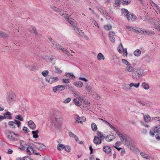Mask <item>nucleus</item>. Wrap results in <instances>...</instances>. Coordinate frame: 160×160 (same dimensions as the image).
Wrapping results in <instances>:
<instances>
[{"label": "nucleus", "mask_w": 160, "mask_h": 160, "mask_svg": "<svg viewBox=\"0 0 160 160\" xmlns=\"http://www.w3.org/2000/svg\"><path fill=\"white\" fill-rule=\"evenodd\" d=\"M51 120L52 125L56 130L60 129L62 126V118L59 113L55 114L51 118Z\"/></svg>", "instance_id": "1"}, {"label": "nucleus", "mask_w": 160, "mask_h": 160, "mask_svg": "<svg viewBox=\"0 0 160 160\" xmlns=\"http://www.w3.org/2000/svg\"><path fill=\"white\" fill-rule=\"evenodd\" d=\"M121 61L122 63L124 65L125 71L128 72H131L133 71L134 68L130 63L127 60L124 59H122Z\"/></svg>", "instance_id": "2"}, {"label": "nucleus", "mask_w": 160, "mask_h": 160, "mask_svg": "<svg viewBox=\"0 0 160 160\" xmlns=\"http://www.w3.org/2000/svg\"><path fill=\"white\" fill-rule=\"evenodd\" d=\"M84 99L82 97L78 94H76L75 95V98L73 100V102L75 104L80 107L82 104Z\"/></svg>", "instance_id": "3"}, {"label": "nucleus", "mask_w": 160, "mask_h": 160, "mask_svg": "<svg viewBox=\"0 0 160 160\" xmlns=\"http://www.w3.org/2000/svg\"><path fill=\"white\" fill-rule=\"evenodd\" d=\"M143 75V71L141 69L138 68L132 74V77L135 79H139Z\"/></svg>", "instance_id": "4"}, {"label": "nucleus", "mask_w": 160, "mask_h": 160, "mask_svg": "<svg viewBox=\"0 0 160 160\" xmlns=\"http://www.w3.org/2000/svg\"><path fill=\"white\" fill-rule=\"evenodd\" d=\"M134 31L136 32H139L140 33L143 34L148 35H152L154 33L153 31H146L145 30L142 29L134 27Z\"/></svg>", "instance_id": "5"}, {"label": "nucleus", "mask_w": 160, "mask_h": 160, "mask_svg": "<svg viewBox=\"0 0 160 160\" xmlns=\"http://www.w3.org/2000/svg\"><path fill=\"white\" fill-rule=\"evenodd\" d=\"M58 80V78L57 77H53L51 76H48L46 78V82L50 84L57 81Z\"/></svg>", "instance_id": "6"}, {"label": "nucleus", "mask_w": 160, "mask_h": 160, "mask_svg": "<svg viewBox=\"0 0 160 160\" xmlns=\"http://www.w3.org/2000/svg\"><path fill=\"white\" fill-rule=\"evenodd\" d=\"M118 52L122 53H123V55L125 57H126L128 55V52L126 48H123V46L122 43H120L118 48Z\"/></svg>", "instance_id": "7"}, {"label": "nucleus", "mask_w": 160, "mask_h": 160, "mask_svg": "<svg viewBox=\"0 0 160 160\" xmlns=\"http://www.w3.org/2000/svg\"><path fill=\"white\" fill-rule=\"evenodd\" d=\"M33 145L37 149L40 151H44L46 149V147L44 144L38 143H34Z\"/></svg>", "instance_id": "8"}, {"label": "nucleus", "mask_w": 160, "mask_h": 160, "mask_svg": "<svg viewBox=\"0 0 160 160\" xmlns=\"http://www.w3.org/2000/svg\"><path fill=\"white\" fill-rule=\"evenodd\" d=\"M17 101L16 93L13 92H11V106L13 105Z\"/></svg>", "instance_id": "9"}, {"label": "nucleus", "mask_w": 160, "mask_h": 160, "mask_svg": "<svg viewBox=\"0 0 160 160\" xmlns=\"http://www.w3.org/2000/svg\"><path fill=\"white\" fill-rule=\"evenodd\" d=\"M108 36L110 41L112 43H114L115 41V32L113 31L109 32L108 33Z\"/></svg>", "instance_id": "10"}, {"label": "nucleus", "mask_w": 160, "mask_h": 160, "mask_svg": "<svg viewBox=\"0 0 160 160\" xmlns=\"http://www.w3.org/2000/svg\"><path fill=\"white\" fill-rule=\"evenodd\" d=\"M20 124L21 122L18 120H14V121H11V128H14L16 126L19 128Z\"/></svg>", "instance_id": "11"}, {"label": "nucleus", "mask_w": 160, "mask_h": 160, "mask_svg": "<svg viewBox=\"0 0 160 160\" xmlns=\"http://www.w3.org/2000/svg\"><path fill=\"white\" fill-rule=\"evenodd\" d=\"M23 66L30 70L34 71L36 69V65L34 64L31 65L29 63H25L23 64Z\"/></svg>", "instance_id": "12"}, {"label": "nucleus", "mask_w": 160, "mask_h": 160, "mask_svg": "<svg viewBox=\"0 0 160 160\" xmlns=\"http://www.w3.org/2000/svg\"><path fill=\"white\" fill-rule=\"evenodd\" d=\"M85 85V89L88 93L92 92L94 91V89L92 85L89 84L88 83H86Z\"/></svg>", "instance_id": "13"}, {"label": "nucleus", "mask_w": 160, "mask_h": 160, "mask_svg": "<svg viewBox=\"0 0 160 160\" xmlns=\"http://www.w3.org/2000/svg\"><path fill=\"white\" fill-rule=\"evenodd\" d=\"M126 18L128 21L133 22L136 19L137 17L133 14L129 13L126 17Z\"/></svg>", "instance_id": "14"}, {"label": "nucleus", "mask_w": 160, "mask_h": 160, "mask_svg": "<svg viewBox=\"0 0 160 160\" xmlns=\"http://www.w3.org/2000/svg\"><path fill=\"white\" fill-rule=\"evenodd\" d=\"M65 89V87L62 85H58L53 88L52 90L54 92H56L57 90L62 91Z\"/></svg>", "instance_id": "15"}, {"label": "nucleus", "mask_w": 160, "mask_h": 160, "mask_svg": "<svg viewBox=\"0 0 160 160\" xmlns=\"http://www.w3.org/2000/svg\"><path fill=\"white\" fill-rule=\"evenodd\" d=\"M67 21H68V22L70 23L72 25L73 28V29L75 30H76V28H77V24L74 20L72 19L71 18H69Z\"/></svg>", "instance_id": "16"}, {"label": "nucleus", "mask_w": 160, "mask_h": 160, "mask_svg": "<svg viewBox=\"0 0 160 160\" xmlns=\"http://www.w3.org/2000/svg\"><path fill=\"white\" fill-rule=\"evenodd\" d=\"M99 11L102 14L105 16L107 20L110 21L111 17L106 11H104L102 9H100Z\"/></svg>", "instance_id": "17"}, {"label": "nucleus", "mask_w": 160, "mask_h": 160, "mask_svg": "<svg viewBox=\"0 0 160 160\" xmlns=\"http://www.w3.org/2000/svg\"><path fill=\"white\" fill-rule=\"evenodd\" d=\"M75 119L78 122L80 123L84 122L86 120V118L84 117H79L78 116L77 117H75Z\"/></svg>", "instance_id": "18"}, {"label": "nucleus", "mask_w": 160, "mask_h": 160, "mask_svg": "<svg viewBox=\"0 0 160 160\" xmlns=\"http://www.w3.org/2000/svg\"><path fill=\"white\" fill-rule=\"evenodd\" d=\"M59 14L61 15L62 17L64 18L66 20H68L69 18V16L68 14L66 13H64V12L62 11V10H60Z\"/></svg>", "instance_id": "19"}, {"label": "nucleus", "mask_w": 160, "mask_h": 160, "mask_svg": "<svg viewBox=\"0 0 160 160\" xmlns=\"http://www.w3.org/2000/svg\"><path fill=\"white\" fill-rule=\"evenodd\" d=\"M102 139L95 136L94 139L93 140V142L97 145H99L102 143Z\"/></svg>", "instance_id": "20"}, {"label": "nucleus", "mask_w": 160, "mask_h": 160, "mask_svg": "<svg viewBox=\"0 0 160 160\" xmlns=\"http://www.w3.org/2000/svg\"><path fill=\"white\" fill-rule=\"evenodd\" d=\"M27 152L28 154L30 155L31 154L32 152H34V148L31 146H28V147H27Z\"/></svg>", "instance_id": "21"}, {"label": "nucleus", "mask_w": 160, "mask_h": 160, "mask_svg": "<svg viewBox=\"0 0 160 160\" xmlns=\"http://www.w3.org/2000/svg\"><path fill=\"white\" fill-rule=\"evenodd\" d=\"M28 126L30 128L33 130L35 129L36 125L32 121L30 120L28 121Z\"/></svg>", "instance_id": "22"}, {"label": "nucleus", "mask_w": 160, "mask_h": 160, "mask_svg": "<svg viewBox=\"0 0 160 160\" xmlns=\"http://www.w3.org/2000/svg\"><path fill=\"white\" fill-rule=\"evenodd\" d=\"M20 145L19 146V148L22 150H23L25 149L26 148H27V145L26 144V143L23 141H21L20 142Z\"/></svg>", "instance_id": "23"}, {"label": "nucleus", "mask_w": 160, "mask_h": 160, "mask_svg": "<svg viewBox=\"0 0 160 160\" xmlns=\"http://www.w3.org/2000/svg\"><path fill=\"white\" fill-rule=\"evenodd\" d=\"M102 150L104 152L107 153H110L111 151V148L108 146H106L104 147Z\"/></svg>", "instance_id": "24"}, {"label": "nucleus", "mask_w": 160, "mask_h": 160, "mask_svg": "<svg viewBox=\"0 0 160 160\" xmlns=\"http://www.w3.org/2000/svg\"><path fill=\"white\" fill-rule=\"evenodd\" d=\"M114 138L115 137L112 134H110L107 136L106 140L107 141L109 142L112 141Z\"/></svg>", "instance_id": "25"}, {"label": "nucleus", "mask_w": 160, "mask_h": 160, "mask_svg": "<svg viewBox=\"0 0 160 160\" xmlns=\"http://www.w3.org/2000/svg\"><path fill=\"white\" fill-rule=\"evenodd\" d=\"M97 58L98 61H101L102 60H104L105 57L102 53L99 52L97 55Z\"/></svg>", "instance_id": "26"}, {"label": "nucleus", "mask_w": 160, "mask_h": 160, "mask_svg": "<svg viewBox=\"0 0 160 160\" xmlns=\"http://www.w3.org/2000/svg\"><path fill=\"white\" fill-rule=\"evenodd\" d=\"M65 76L67 78L72 79H74L75 78V76L72 73L66 72L65 73Z\"/></svg>", "instance_id": "27"}, {"label": "nucleus", "mask_w": 160, "mask_h": 160, "mask_svg": "<svg viewBox=\"0 0 160 160\" xmlns=\"http://www.w3.org/2000/svg\"><path fill=\"white\" fill-rule=\"evenodd\" d=\"M144 121L147 122H149L152 120L150 116L148 115H146L143 117Z\"/></svg>", "instance_id": "28"}, {"label": "nucleus", "mask_w": 160, "mask_h": 160, "mask_svg": "<svg viewBox=\"0 0 160 160\" xmlns=\"http://www.w3.org/2000/svg\"><path fill=\"white\" fill-rule=\"evenodd\" d=\"M140 84V82H138V83L131 82L129 84V87L131 88H132V87H134L136 88H137L139 87Z\"/></svg>", "instance_id": "29"}, {"label": "nucleus", "mask_w": 160, "mask_h": 160, "mask_svg": "<svg viewBox=\"0 0 160 160\" xmlns=\"http://www.w3.org/2000/svg\"><path fill=\"white\" fill-rule=\"evenodd\" d=\"M73 84L76 87L80 88L82 87L83 83L81 81H78L74 82L73 83Z\"/></svg>", "instance_id": "30"}, {"label": "nucleus", "mask_w": 160, "mask_h": 160, "mask_svg": "<svg viewBox=\"0 0 160 160\" xmlns=\"http://www.w3.org/2000/svg\"><path fill=\"white\" fill-rule=\"evenodd\" d=\"M31 32L34 34L35 37L36 38L38 37V33L36 31V29L34 27H32L30 30Z\"/></svg>", "instance_id": "31"}, {"label": "nucleus", "mask_w": 160, "mask_h": 160, "mask_svg": "<svg viewBox=\"0 0 160 160\" xmlns=\"http://www.w3.org/2000/svg\"><path fill=\"white\" fill-rule=\"evenodd\" d=\"M121 14L122 16L124 17H127L129 14L128 10L124 8L121 9Z\"/></svg>", "instance_id": "32"}, {"label": "nucleus", "mask_w": 160, "mask_h": 160, "mask_svg": "<svg viewBox=\"0 0 160 160\" xmlns=\"http://www.w3.org/2000/svg\"><path fill=\"white\" fill-rule=\"evenodd\" d=\"M141 86L146 90H148L150 88L149 84L146 82H142L141 84Z\"/></svg>", "instance_id": "33"}, {"label": "nucleus", "mask_w": 160, "mask_h": 160, "mask_svg": "<svg viewBox=\"0 0 160 160\" xmlns=\"http://www.w3.org/2000/svg\"><path fill=\"white\" fill-rule=\"evenodd\" d=\"M75 31L82 37H83V36L85 35L82 30H80L78 28H76V29L75 30Z\"/></svg>", "instance_id": "34"}, {"label": "nucleus", "mask_w": 160, "mask_h": 160, "mask_svg": "<svg viewBox=\"0 0 160 160\" xmlns=\"http://www.w3.org/2000/svg\"><path fill=\"white\" fill-rule=\"evenodd\" d=\"M154 27L157 30L160 31V22L155 23Z\"/></svg>", "instance_id": "35"}, {"label": "nucleus", "mask_w": 160, "mask_h": 160, "mask_svg": "<svg viewBox=\"0 0 160 160\" xmlns=\"http://www.w3.org/2000/svg\"><path fill=\"white\" fill-rule=\"evenodd\" d=\"M133 54L136 57H139L141 54V51L139 49H137L134 52Z\"/></svg>", "instance_id": "36"}, {"label": "nucleus", "mask_w": 160, "mask_h": 160, "mask_svg": "<svg viewBox=\"0 0 160 160\" xmlns=\"http://www.w3.org/2000/svg\"><path fill=\"white\" fill-rule=\"evenodd\" d=\"M56 58L55 57H52L49 59V62L52 64L54 65L56 60Z\"/></svg>", "instance_id": "37"}, {"label": "nucleus", "mask_w": 160, "mask_h": 160, "mask_svg": "<svg viewBox=\"0 0 160 160\" xmlns=\"http://www.w3.org/2000/svg\"><path fill=\"white\" fill-rule=\"evenodd\" d=\"M91 128L92 130L94 132H96L98 130V128L97 125L94 122H92L91 123Z\"/></svg>", "instance_id": "38"}, {"label": "nucleus", "mask_w": 160, "mask_h": 160, "mask_svg": "<svg viewBox=\"0 0 160 160\" xmlns=\"http://www.w3.org/2000/svg\"><path fill=\"white\" fill-rule=\"evenodd\" d=\"M153 131L155 132L160 133V125H156L155 126Z\"/></svg>", "instance_id": "39"}, {"label": "nucleus", "mask_w": 160, "mask_h": 160, "mask_svg": "<svg viewBox=\"0 0 160 160\" xmlns=\"http://www.w3.org/2000/svg\"><path fill=\"white\" fill-rule=\"evenodd\" d=\"M38 132L39 131L38 130L32 131V133L33 134V137L35 138H38L39 137V136L38 135Z\"/></svg>", "instance_id": "40"}, {"label": "nucleus", "mask_w": 160, "mask_h": 160, "mask_svg": "<svg viewBox=\"0 0 160 160\" xmlns=\"http://www.w3.org/2000/svg\"><path fill=\"white\" fill-rule=\"evenodd\" d=\"M10 134L12 137V138H11V140L15 141L17 139L16 138V135L14 133L11 132Z\"/></svg>", "instance_id": "41"}, {"label": "nucleus", "mask_w": 160, "mask_h": 160, "mask_svg": "<svg viewBox=\"0 0 160 160\" xmlns=\"http://www.w3.org/2000/svg\"><path fill=\"white\" fill-rule=\"evenodd\" d=\"M9 36V35L7 33L0 31V37L7 38Z\"/></svg>", "instance_id": "42"}, {"label": "nucleus", "mask_w": 160, "mask_h": 160, "mask_svg": "<svg viewBox=\"0 0 160 160\" xmlns=\"http://www.w3.org/2000/svg\"><path fill=\"white\" fill-rule=\"evenodd\" d=\"M120 140L124 144L125 142H128V140L126 137L123 135L120 137Z\"/></svg>", "instance_id": "43"}, {"label": "nucleus", "mask_w": 160, "mask_h": 160, "mask_svg": "<svg viewBox=\"0 0 160 160\" xmlns=\"http://www.w3.org/2000/svg\"><path fill=\"white\" fill-rule=\"evenodd\" d=\"M144 59L147 62L149 63L151 62V58L149 56L146 55L144 57Z\"/></svg>", "instance_id": "44"}, {"label": "nucleus", "mask_w": 160, "mask_h": 160, "mask_svg": "<svg viewBox=\"0 0 160 160\" xmlns=\"http://www.w3.org/2000/svg\"><path fill=\"white\" fill-rule=\"evenodd\" d=\"M65 148L64 145L61 144L59 143L57 145V149L59 150H62Z\"/></svg>", "instance_id": "45"}, {"label": "nucleus", "mask_w": 160, "mask_h": 160, "mask_svg": "<svg viewBox=\"0 0 160 160\" xmlns=\"http://www.w3.org/2000/svg\"><path fill=\"white\" fill-rule=\"evenodd\" d=\"M5 134L9 139H10V131L9 129H6L5 131Z\"/></svg>", "instance_id": "46"}, {"label": "nucleus", "mask_w": 160, "mask_h": 160, "mask_svg": "<svg viewBox=\"0 0 160 160\" xmlns=\"http://www.w3.org/2000/svg\"><path fill=\"white\" fill-rule=\"evenodd\" d=\"M104 28L107 30H109L112 29V26L110 24L105 25L104 26Z\"/></svg>", "instance_id": "47"}, {"label": "nucleus", "mask_w": 160, "mask_h": 160, "mask_svg": "<svg viewBox=\"0 0 160 160\" xmlns=\"http://www.w3.org/2000/svg\"><path fill=\"white\" fill-rule=\"evenodd\" d=\"M53 47H54L55 48H57L58 49L60 50L61 49H62V46L57 43H53Z\"/></svg>", "instance_id": "48"}, {"label": "nucleus", "mask_w": 160, "mask_h": 160, "mask_svg": "<svg viewBox=\"0 0 160 160\" xmlns=\"http://www.w3.org/2000/svg\"><path fill=\"white\" fill-rule=\"evenodd\" d=\"M152 120L153 122H160V117H152Z\"/></svg>", "instance_id": "49"}, {"label": "nucleus", "mask_w": 160, "mask_h": 160, "mask_svg": "<svg viewBox=\"0 0 160 160\" xmlns=\"http://www.w3.org/2000/svg\"><path fill=\"white\" fill-rule=\"evenodd\" d=\"M71 100V99L70 98H68L65 100H64L62 101V103L64 104L68 103L70 102Z\"/></svg>", "instance_id": "50"}, {"label": "nucleus", "mask_w": 160, "mask_h": 160, "mask_svg": "<svg viewBox=\"0 0 160 160\" xmlns=\"http://www.w3.org/2000/svg\"><path fill=\"white\" fill-rule=\"evenodd\" d=\"M49 71L48 70H44L42 72V74L43 77H46L49 74Z\"/></svg>", "instance_id": "51"}, {"label": "nucleus", "mask_w": 160, "mask_h": 160, "mask_svg": "<svg viewBox=\"0 0 160 160\" xmlns=\"http://www.w3.org/2000/svg\"><path fill=\"white\" fill-rule=\"evenodd\" d=\"M141 155L143 158H147V159H149L150 158H149L150 157H149L148 154H147L146 153H143V152L141 153Z\"/></svg>", "instance_id": "52"}, {"label": "nucleus", "mask_w": 160, "mask_h": 160, "mask_svg": "<svg viewBox=\"0 0 160 160\" xmlns=\"http://www.w3.org/2000/svg\"><path fill=\"white\" fill-rule=\"evenodd\" d=\"M16 119L19 120L21 121H23V119L22 116L20 115H18L15 116Z\"/></svg>", "instance_id": "53"}, {"label": "nucleus", "mask_w": 160, "mask_h": 160, "mask_svg": "<svg viewBox=\"0 0 160 160\" xmlns=\"http://www.w3.org/2000/svg\"><path fill=\"white\" fill-rule=\"evenodd\" d=\"M55 72L57 73L60 74L62 72V71L59 68L56 67H55Z\"/></svg>", "instance_id": "54"}, {"label": "nucleus", "mask_w": 160, "mask_h": 160, "mask_svg": "<svg viewBox=\"0 0 160 160\" xmlns=\"http://www.w3.org/2000/svg\"><path fill=\"white\" fill-rule=\"evenodd\" d=\"M4 116H5L4 117L5 118H8V119H10V112H8L6 113H5L4 114Z\"/></svg>", "instance_id": "55"}, {"label": "nucleus", "mask_w": 160, "mask_h": 160, "mask_svg": "<svg viewBox=\"0 0 160 160\" xmlns=\"http://www.w3.org/2000/svg\"><path fill=\"white\" fill-rule=\"evenodd\" d=\"M126 28L129 31H134V27H132L129 26H126Z\"/></svg>", "instance_id": "56"}, {"label": "nucleus", "mask_w": 160, "mask_h": 160, "mask_svg": "<svg viewBox=\"0 0 160 160\" xmlns=\"http://www.w3.org/2000/svg\"><path fill=\"white\" fill-rule=\"evenodd\" d=\"M51 8L54 11L58 12H60V10H61L62 9H58L55 7L52 6L51 7Z\"/></svg>", "instance_id": "57"}, {"label": "nucleus", "mask_w": 160, "mask_h": 160, "mask_svg": "<svg viewBox=\"0 0 160 160\" xmlns=\"http://www.w3.org/2000/svg\"><path fill=\"white\" fill-rule=\"evenodd\" d=\"M117 133V134L120 137L122 136L123 135L122 133H121L116 128H115V129L114 130Z\"/></svg>", "instance_id": "58"}, {"label": "nucleus", "mask_w": 160, "mask_h": 160, "mask_svg": "<svg viewBox=\"0 0 160 160\" xmlns=\"http://www.w3.org/2000/svg\"><path fill=\"white\" fill-rule=\"evenodd\" d=\"M131 2V0H122V3L124 5H128Z\"/></svg>", "instance_id": "59"}, {"label": "nucleus", "mask_w": 160, "mask_h": 160, "mask_svg": "<svg viewBox=\"0 0 160 160\" xmlns=\"http://www.w3.org/2000/svg\"><path fill=\"white\" fill-rule=\"evenodd\" d=\"M97 135H98L97 137H98V138H100L101 139H103V138H102L103 135L101 132L98 131V132H97Z\"/></svg>", "instance_id": "60"}, {"label": "nucleus", "mask_w": 160, "mask_h": 160, "mask_svg": "<svg viewBox=\"0 0 160 160\" xmlns=\"http://www.w3.org/2000/svg\"><path fill=\"white\" fill-rule=\"evenodd\" d=\"M128 148L130 149L132 151H134L135 149V147L134 145L131 144L129 147Z\"/></svg>", "instance_id": "61"}, {"label": "nucleus", "mask_w": 160, "mask_h": 160, "mask_svg": "<svg viewBox=\"0 0 160 160\" xmlns=\"http://www.w3.org/2000/svg\"><path fill=\"white\" fill-rule=\"evenodd\" d=\"M67 87L68 89L70 91L72 92L74 90L72 86H70V85H67Z\"/></svg>", "instance_id": "62"}, {"label": "nucleus", "mask_w": 160, "mask_h": 160, "mask_svg": "<svg viewBox=\"0 0 160 160\" xmlns=\"http://www.w3.org/2000/svg\"><path fill=\"white\" fill-rule=\"evenodd\" d=\"M75 139L76 140V141L78 142V143H79L80 144H82L83 142L82 141H80L79 140L78 137L77 136L76 138H75Z\"/></svg>", "instance_id": "63"}, {"label": "nucleus", "mask_w": 160, "mask_h": 160, "mask_svg": "<svg viewBox=\"0 0 160 160\" xmlns=\"http://www.w3.org/2000/svg\"><path fill=\"white\" fill-rule=\"evenodd\" d=\"M75 139L76 140V141L78 142V143H79L80 144H82L83 142L82 141H80L79 140L78 137L77 136L76 138H75Z\"/></svg>", "instance_id": "64"}]
</instances>
